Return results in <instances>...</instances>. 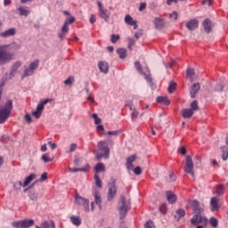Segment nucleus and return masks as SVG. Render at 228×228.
Segmentation results:
<instances>
[{"label": "nucleus", "mask_w": 228, "mask_h": 228, "mask_svg": "<svg viewBox=\"0 0 228 228\" xmlns=\"http://www.w3.org/2000/svg\"><path fill=\"white\" fill-rule=\"evenodd\" d=\"M211 26H212V22L210 21L209 19L204 20L203 28H204V30L206 31V33H211V31H212Z\"/></svg>", "instance_id": "nucleus-19"}, {"label": "nucleus", "mask_w": 228, "mask_h": 228, "mask_svg": "<svg viewBox=\"0 0 228 228\" xmlns=\"http://www.w3.org/2000/svg\"><path fill=\"white\" fill-rule=\"evenodd\" d=\"M75 202L77 206H83L85 211H90V200L81 197L79 194L75 195Z\"/></svg>", "instance_id": "nucleus-10"}, {"label": "nucleus", "mask_w": 228, "mask_h": 228, "mask_svg": "<svg viewBox=\"0 0 228 228\" xmlns=\"http://www.w3.org/2000/svg\"><path fill=\"white\" fill-rule=\"evenodd\" d=\"M133 172L135 175H142V167L139 166L134 167Z\"/></svg>", "instance_id": "nucleus-50"}, {"label": "nucleus", "mask_w": 228, "mask_h": 228, "mask_svg": "<svg viewBox=\"0 0 228 228\" xmlns=\"http://www.w3.org/2000/svg\"><path fill=\"white\" fill-rule=\"evenodd\" d=\"M74 22H76V18L70 17L66 19L64 24H74Z\"/></svg>", "instance_id": "nucleus-55"}, {"label": "nucleus", "mask_w": 228, "mask_h": 228, "mask_svg": "<svg viewBox=\"0 0 228 228\" xmlns=\"http://www.w3.org/2000/svg\"><path fill=\"white\" fill-rule=\"evenodd\" d=\"M94 200H95V204H97V206L101 208V204H102V200H101V195L99 194V192L94 193Z\"/></svg>", "instance_id": "nucleus-37"}, {"label": "nucleus", "mask_w": 228, "mask_h": 228, "mask_svg": "<svg viewBox=\"0 0 228 228\" xmlns=\"http://www.w3.org/2000/svg\"><path fill=\"white\" fill-rule=\"evenodd\" d=\"M28 197H29L30 200L37 202V200H38V192H37L35 191H30L28 192Z\"/></svg>", "instance_id": "nucleus-31"}, {"label": "nucleus", "mask_w": 228, "mask_h": 228, "mask_svg": "<svg viewBox=\"0 0 228 228\" xmlns=\"http://www.w3.org/2000/svg\"><path fill=\"white\" fill-rule=\"evenodd\" d=\"M131 209V198L121 195L118 202V211L119 213V219L124 220L126 215Z\"/></svg>", "instance_id": "nucleus-2"}, {"label": "nucleus", "mask_w": 228, "mask_h": 228, "mask_svg": "<svg viewBox=\"0 0 228 228\" xmlns=\"http://www.w3.org/2000/svg\"><path fill=\"white\" fill-rule=\"evenodd\" d=\"M20 65H22V63H21L20 61H17V62H15V63L12 66L11 69H12V70H14V71L17 72V70L19 69V67H20Z\"/></svg>", "instance_id": "nucleus-54"}, {"label": "nucleus", "mask_w": 228, "mask_h": 228, "mask_svg": "<svg viewBox=\"0 0 228 228\" xmlns=\"http://www.w3.org/2000/svg\"><path fill=\"white\" fill-rule=\"evenodd\" d=\"M70 222H71V224H73V225L79 227V225H81V217H79L77 216H71Z\"/></svg>", "instance_id": "nucleus-27"}, {"label": "nucleus", "mask_w": 228, "mask_h": 228, "mask_svg": "<svg viewBox=\"0 0 228 228\" xmlns=\"http://www.w3.org/2000/svg\"><path fill=\"white\" fill-rule=\"evenodd\" d=\"M216 92H224V83H219L215 88Z\"/></svg>", "instance_id": "nucleus-53"}, {"label": "nucleus", "mask_w": 228, "mask_h": 228, "mask_svg": "<svg viewBox=\"0 0 228 228\" xmlns=\"http://www.w3.org/2000/svg\"><path fill=\"white\" fill-rule=\"evenodd\" d=\"M225 144L227 146H222L221 147V151L223 152L222 154V159L224 161H227V159H228V134H226V138H225Z\"/></svg>", "instance_id": "nucleus-15"}, {"label": "nucleus", "mask_w": 228, "mask_h": 228, "mask_svg": "<svg viewBox=\"0 0 228 228\" xmlns=\"http://www.w3.org/2000/svg\"><path fill=\"white\" fill-rule=\"evenodd\" d=\"M77 149V143H71L70 148H69V152H74Z\"/></svg>", "instance_id": "nucleus-63"}, {"label": "nucleus", "mask_w": 228, "mask_h": 228, "mask_svg": "<svg viewBox=\"0 0 228 228\" xmlns=\"http://www.w3.org/2000/svg\"><path fill=\"white\" fill-rule=\"evenodd\" d=\"M187 29L189 31H195L199 28V20H191L185 24Z\"/></svg>", "instance_id": "nucleus-14"}, {"label": "nucleus", "mask_w": 228, "mask_h": 228, "mask_svg": "<svg viewBox=\"0 0 228 228\" xmlns=\"http://www.w3.org/2000/svg\"><path fill=\"white\" fill-rule=\"evenodd\" d=\"M200 90V83H194L190 89V96L191 99H195L197 97V94Z\"/></svg>", "instance_id": "nucleus-12"}, {"label": "nucleus", "mask_w": 228, "mask_h": 228, "mask_svg": "<svg viewBox=\"0 0 228 228\" xmlns=\"http://www.w3.org/2000/svg\"><path fill=\"white\" fill-rule=\"evenodd\" d=\"M73 83H74V77H69V78L64 81V85L68 86H72Z\"/></svg>", "instance_id": "nucleus-47"}, {"label": "nucleus", "mask_w": 228, "mask_h": 228, "mask_svg": "<svg viewBox=\"0 0 228 228\" xmlns=\"http://www.w3.org/2000/svg\"><path fill=\"white\" fill-rule=\"evenodd\" d=\"M44 181H47V173H43V174L41 175V177H40V179H39V182H40V183H44Z\"/></svg>", "instance_id": "nucleus-59"}, {"label": "nucleus", "mask_w": 228, "mask_h": 228, "mask_svg": "<svg viewBox=\"0 0 228 228\" xmlns=\"http://www.w3.org/2000/svg\"><path fill=\"white\" fill-rule=\"evenodd\" d=\"M104 134H109V136H118V134H122V129H118L116 131H109Z\"/></svg>", "instance_id": "nucleus-36"}, {"label": "nucleus", "mask_w": 228, "mask_h": 228, "mask_svg": "<svg viewBox=\"0 0 228 228\" xmlns=\"http://www.w3.org/2000/svg\"><path fill=\"white\" fill-rule=\"evenodd\" d=\"M134 67H135L136 70L140 72V74H142V72H143V69L142 68V64L140 63V61H135Z\"/></svg>", "instance_id": "nucleus-48"}, {"label": "nucleus", "mask_w": 228, "mask_h": 228, "mask_svg": "<svg viewBox=\"0 0 228 228\" xmlns=\"http://www.w3.org/2000/svg\"><path fill=\"white\" fill-rule=\"evenodd\" d=\"M157 102L159 104H165V106H168L170 104V100L167 96H159L157 97Z\"/></svg>", "instance_id": "nucleus-25"}, {"label": "nucleus", "mask_w": 228, "mask_h": 228, "mask_svg": "<svg viewBox=\"0 0 228 228\" xmlns=\"http://www.w3.org/2000/svg\"><path fill=\"white\" fill-rule=\"evenodd\" d=\"M12 109L13 102H12V100H8L4 106L0 109V124H4V122L8 120Z\"/></svg>", "instance_id": "nucleus-4"}, {"label": "nucleus", "mask_w": 228, "mask_h": 228, "mask_svg": "<svg viewBox=\"0 0 228 228\" xmlns=\"http://www.w3.org/2000/svg\"><path fill=\"white\" fill-rule=\"evenodd\" d=\"M186 74L188 77H191V79H193V77L195 76V70L191 68H188L186 70Z\"/></svg>", "instance_id": "nucleus-42"}, {"label": "nucleus", "mask_w": 228, "mask_h": 228, "mask_svg": "<svg viewBox=\"0 0 228 228\" xmlns=\"http://www.w3.org/2000/svg\"><path fill=\"white\" fill-rule=\"evenodd\" d=\"M210 206L212 208V211H216L220 209V206L218 205V198L213 197L210 200Z\"/></svg>", "instance_id": "nucleus-22"}, {"label": "nucleus", "mask_w": 228, "mask_h": 228, "mask_svg": "<svg viewBox=\"0 0 228 228\" xmlns=\"http://www.w3.org/2000/svg\"><path fill=\"white\" fill-rule=\"evenodd\" d=\"M137 158L138 157L136 155H132L126 159V167L127 170H134V165H133V163H134V161H136Z\"/></svg>", "instance_id": "nucleus-13"}, {"label": "nucleus", "mask_w": 228, "mask_h": 228, "mask_svg": "<svg viewBox=\"0 0 228 228\" xmlns=\"http://www.w3.org/2000/svg\"><path fill=\"white\" fill-rule=\"evenodd\" d=\"M142 36H143L142 30H139L138 32H135V34H134L136 40H138L140 38V37H142Z\"/></svg>", "instance_id": "nucleus-62"}, {"label": "nucleus", "mask_w": 228, "mask_h": 228, "mask_svg": "<svg viewBox=\"0 0 228 228\" xmlns=\"http://www.w3.org/2000/svg\"><path fill=\"white\" fill-rule=\"evenodd\" d=\"M98 67L103 74H108V72L110 71L108 62L106 61H100L98 63Z\"/></svg>", "instance_id": "nucleus-18"}, {"label": "nucleus", "mask_w": 228, "mask_h": 228, "mask_svg": "<svg viewBox=\"0 0 228 228\" xmlns=\"http://www.w3.org/2000/svg\"><path fill=\"white\" fill-rule=\"evenodd\" d=\"M94 181L98 188H102V181L101 180V177H99L98 174H94Z\"/></svg>", "instance_id": "nucleus-35"}, {"label": "nucleus", "mask_w": 228, "mask_h": 228, "mask_svg": "<svg viewBox=\"0 0 228 228\" xmlns=\"http://www.w3.org/2000/svg\"><path fill=\"white\" fill-rule=\"evenodd\" d=\"M154 24L156 29H163V28H165V20L161 18H155Z\"/></svg>", "instance_id": "nucleus-17"}, {"label": "nucleus", "mask_w": 228, "mask_h": 228, "mask_svg": "<svg viewBox=\"0 0 228 228\" xmlns=\"http://www.w3.org/2000/svg\"><path fill=\"white\" fill-rule=\"evenodd\" d=\"M41 159L44 163H51L53 161V159L49 158V153L42 155Z\"/></svg>", "instance_id": "nucleus-43"}, {"label": "nucleus", "mask_w": 228, "mask_h": 228, "mask_svg": "<svg viewBox=\"0 0 228 228\" xmlns=\"http://www.w3.org/2000/svg\"><path fill=\"white\" fill-rule=\"evenodd\" d=\"M92 118H94V124H96V126H99V124H101V122H102V119H101V118H99V116L97 115V113H93V114H92Z\"/></svg>", "instance_id": "nucleus-39"}, {"label": "nucleus", "mask_w": 228, "mask_h": 228, "mask_svg": "<svg viewBox=\"0 0 228 228\" xmlns=\"http://www.w3.org/2000/svg\"><path fill=\"white\" fill-rule=\"evenodd\" d=\"M47 102H51V99H46L40 103L37 104V110L32 112V117H35V118H40L42 117V112L44 111V108H45V104Z\"/></svg>", "instance_id": "nucleus-11"}, {"label": "nucleus", "mask_w": 228, "mask_h": 228, "mask_svg": "<svg viewBox=\"0 0 228 228\" xmlns=\"http://www.w3.org/2000/svg\"><path fill=\"white\" fill-rule=\"evenodd\" d=\"M41 227L42 228H56V224H54L53 221H50V224L49 222L45 221L42 223Z\"/></svg>", "instance_id": "nucleus-30"}, {"label": "nucleus", "mask_w": 228, "mask_h": 228, "mask_svg": "<svg viewBox=\"0 0 228 228\" xmlns=\"http://www.w3.org/2000/svg\"><path fill=\"white\" fill-rule=\"evenodd\" d=\"M189 206L192 209L193 217L191 219V224L192 225H199V224H203L204 226L208 225V218L203 216L204 215V207L197 200H189Z\"/></svg>", "instance_id": "nucleus-1"}, {"label": "nucleus", "mask_w": 228, "mask_h": 228, "mask_svg": "<svg viewBox=\"0 0 228 228\" xmlns=\"http://www.w3.org/2000/svg\"><path fill=\"white\" fill-rule=\"evenodd\" d=\"M190 110H192V112L193 111H199V103L197 102V101H193L191 103V109Z\"/></svg>", "instance_id": "nucleus-46"}, {"label": "nucleus", "mask_w": 228, "mask_h": 228, "mask_svg": "<svg viewBox=\"0 0 228 228\" xmlns=\"http://www.w3.org/2000/svg\"><path fill=\"white\" fill-rule=\"evenodd\" d=\"M138 115H140V112L136 110V109H134L131 116L132 122H136V118H138Z\"/></svg>", "instance_id": "nucleus-38"}, {"label": "nucleus", "mask_w": 228, "mask_h": 228, "mask_svg": "<svg viewBox=\"0 0 228 228\" xmlns=\"http://www.w3.org/2000/svg\"><path fill=\"white\" fill-rule=\"evenodd\" d=\"M178 152L182 154V156H186V148L184 146H182L181 148L178 149Z\"/></svg>", "instance_id": "nucleus-57"}, {"label": "nucleus", "mask_w": 228, "mask_h": 228, "mask_svg": "<svg viewBox=\"0 0 228 228\" xmlns=\"http://www.w3.org/2000/svg\"><path fill=\"white\" fill-rule=\"evenodd\" d=\"M98 134H104V126L103 125H98L96 127Z\"/></svg>", "instance_id": "nucleus-51"}, {"label": "nucleus", "mask_w": 228, "mask_h": 228, "mask_svg": "<svg viewBox=\"0 0 228 228\" xmlns=\"http://www.w3.org/2000/svg\"><path fill=\"white\" fill-rule=\"evenodd\" d=\"M117 53L118 54L120 60H126V57L127 56V50L125 48H118Z\"/></svg>", "instance_id": "nucleus-26"}, {"label": "nucleus", "mask_w": 228, "mask_h": 228, "mask_svg": "<svg viewBox=\"0 0 228 228\" xmlns=\"http://www.w3.org/2000/svg\"><path fill=\"white\" fill-rule=\"evenodd\" d=\"M144 228H156V226L154 225V222L152 220H149L145 224Z\"/></svg>", "instance_id": "nucleus-52"}, {"label": "nucleus", "mask_w": 228, "mask_h": 228, "mask_svg": "<svg viewBox=\"0 0 228 228\" xmlns=\"http://www.w3.org/2000/svg\"><path fill=\"white\" fill-rule=\"evenodd\" d=\"M109 191L107 196V200L110 201L112 199H115L117 195V180L115 178L111 179V183L108 184Z\"/></svg>", "instance_id": "nucleus-9"}, {"label": "nucleus", "mask_w": 228, "mask_h": 228, "mask_svg": "<svg viewBox=\"0 0 228 228\" xmlns=\"http://www.w3.org/2000/svg\"><path fill=\"white\" fill-rule=\"evenodd\" d=\"M194 164L193 159L191 156L187 155L185 159V166L183 167V170L185 174H190L191 177H195V173L193 172Z\"/></svg>", "instance_id": "nucleus-7"}, {"label": "nucleus", "mask_w": 228, "mask_h": 228, "mask_svg": "<svg viewBox=\"0 0 228 228\" xmlns=\"http://www.w3.org/2000/svg\"><path fill=\"white\" fill-rule=\"evenodd\" d=\"M147 8V4L146 3H142L139 6V12H143Z\"/></svg>", "instance_id": "nucleus-64"}, {"label": "nucleus", "mask_w": 228, "mask_h": 228, "mask_svg": "<svg viewBox=\"0 0 228 228\" xmlns=\"http://www.w3.org/2000/svg\"><path fill=\"white\" fill-rule=\"evenodd\" d=\"M61 31H62L63 33H69V25L66 24V23H64L63 26H62V28H61Z\"/></svg>", "instance_id": "nucleus-61"}, {"label": "nucleus", "mask_w": 228, "mask_h": 228, "mask_svg": "<svg viewBox=\"0 0 228 228\" xmlns=\"http://www.w3.org/2000/svg\"><path fill=\"white\" fill-rule=\"evenodd\" d=\"M176 84L175 82L172 81L167 88L168 94H174V91L175 90Z\"/></svg>", "instance_id": "nucleus-41"}, {"label": "nucleus", "mask_w": 228, "mask_h": 228, "mask_svg": "<svg viewBox=\"0 0 228 228\" xmlns=\"http://www.w3.org/2000/svg\"><path fill=\"white\" fill-rule=\"evenodd\" d=\"M40 61L35 60L32 61L28 68L25 69L22 77H28V76H33L35 74V70L38 69V65Z\"/></svg>", "instance_id": "nucleus-8"}, {"label": "nucleus", "mask_w": 228, "mask_h": 228, "mask_svg": "<svg viewBox=\"0 0 228 228\" xmlns=\"http://www.w3.org/2000/svg\"><path fill=\"white\" fill-rule=\"evenodd\" d=\"M94 171H95V174H99V172H105L106 167H104V164L102 163H98L94 167Z\"/></svg>", "instance_id": "nucleus-28"}, {"label": "nucleus", "mask_w": 228, "mask_h": 228, "mask_svg": "<svg viewBox=\"0 0 228 228\" xmlns=\"http://www.w3.org/2000/svg\"><path fill=\"white\" fill-rule=\"evenodd\" d=\"M23 183L21 181L20 182H16L13 183V190L16 193H19V191H20V188H22Z\"/></svg>", "instance_id": "nucleus-34"}, {"label": "nucleus", "mask_w": 228, "mask_h": 228, "mask_svg": "<svg viewBox=\"0 0 228 228\" xmlns=\"http://www.w3.org/2000/svg\"><path fill=\"white\" fill-rule=\"evenodd\" d=\"M18 12H20V15H23V17H28V15H29L28 7H19Z\"/></svg>", "instance_id": "nucleus-32"}, {"label": "nucleus", "mask_w": 228, "mask_h": 228, "mask_svg": "<svg viewBox=\"0 0 228 228\" xmlns=\"http://www.w3.org/2000/svg\"><path fill=\"white\" fill-rule=\"evenodd\" d=\"M125 22H126V24H128L129 26H131V24H133V22H134V20H133V17H131V15L126 14L125 16Z\"/></svg>", "instance_id": "nucleus-44"}, {"label": "nucleus", "mask_w": 228, "mask_h": 228, "mask_svg": "<svg viewBox=\"0 0 228 228\" xmlns=\"http://www.w3.org/2000/svg\"><path fill=\"white\" fill-rule=\"evenodd\" d=\"M118 40H120V35L112 34L110 36V41L112 44H117V42H118Z\"/></svg>", "instance_id": "nucleus-40"}, {"label": "nucleus", "mask_w": 228, "mask_h": 228, "mask_svg": "<svg viewBox=\"0 0 228 228\" xmlns=\"http://www.w3.org/2000/svg\"><path fill=\"white\" fill-rule=\"evenodd\" d=\"M209 224L210 225H212V227H218V219H216V217H211L209 220Z\"/></svg>", "instance_id": "nucleus-45"}, {"label": "nucleus", "mask_w": 228, "mask_h": 228, "mask_svg": "<svg viewBox=\"0 0 228 228\" xmlns=\"http://www.w3.org/2000/svg\"><path fill=\"white\" fill-rule=\"evenodd\" d=\"M184 215H186V211H184L183 208H179L176 210V216H175V218H176L177 222H179V220H181Z\"/></svg>", "instance_id": "nucleus-29"}, {"label": "nucleus", "mask_w": 228, "mask_h": 228, "mask_svg": "<svg viewBox=\"0 0 228 228\" xmlns=\"http://www.w3.org/2000/svg\"><path fill=\"white\" fill-rule=\"evenodd\" d=\"M88 168H90V165L87 164L86 167L69 168V171L72 172L73 174H76V172H88Z\"/></svg>", "instance_id": "nucleus-33"}, {"label": "nucleus", "mask_w": 228, "mask_h": 228, "mask_svg": "<svg viewBox=\"0 0 228 228\" xmlns=\"http://www.w3.org/2000/svg\"><path fill=\"white\" fill-rule=\"evenodd\" d=\"M12 58H13V55L6 51V49L3 48V46H0V65H6V63H10L12 61Z\"/></svg>", "instance_id": "nucleus-5"}, {"label": "nucleus", "mask_w": 228, "mask_h": 228, "mask_svg": "<svg viewBox=\"0 0 228 228\" xmlns=\"http://www.w3.org/2000/svg\"><path fill=\"white\" fill-rule=\"evenodd\" d=\"M25 120H26L27 124H31L33 122V120L31 119V115H29L28 113L25 115Z\"/></svg>", "instance_id": "nucleus-60"}, {"label": "nucleus", "mask_w": 228, "mask_h": 228, "mask_svg": "<svg viewBox=\"0 0 228 228\" xmlns=\"http://www.w3.org/2000/svg\"><path fill=\"white\" fill-rule=\"evenodd\" d=\"M182 117L183 118H191L193 117V110L191 109L182 110Z\"/></svg>", "instance_id": "nucleus-21"}, {"label": "nucleus", "mask_w": 228, "mask_h": 228, "mask_svg": "<svg viewBox=\"0 0 228 228\" xmlns=\"http://www.w3.org/2000/svg\"><path fill=\"white\" fill-rule=\"evenodd\" d=\"M170 19H174V20H177L179 18V14H177V12L174 11L172 13L169 14Z\"/></svg>", "instance_id": "nucleus-56"}, {"label": "nucleus", "mask_w": 228, "mask_h": 228, "mask_svg": "<svg viewBox=\"0 0 228 228\" xmlns=\"http://www.w3.org/2000/svg\"><path fill=\"white\" fill-rule=\"evenodd\" d=\"M100 17L104 19L105 22H110V11L108 9L100 11Z\"/></svg>", "instance_id": "nucleus-23"}, {"label": "nucleus", "mask_w": 228, "mask_h": 228, "mask_svg": "<svg viewBox=\"0 0 228 228\" xmlns=\"http://www.w3.org/2000/svg\"><path fill=\"white\" fill-rule=\"evenodd\" d=\"M34 179H37V175L30 174L24 181L23 183V188H26V186H28Z\"/></svg>", "instance_id": "nucleus-24"}, {"label": "nucleus", "mask_w": 228, "mask_h": 228, "mask_svg": "<svg viewBox=\"0 0 228 228\" xmlns=\"http://www.w3.org/2000/svg\"><path fill=\"white\" fill-rule=\"evenodd\" d=\"M15 33H16L15 28H9L4 32H2L0 34V37H3V38H8V37H13Z\"/></svg>", "instance_id": "nucleus-20"}, {"label": "nucleus", "mask_w": 228, "mask_h": 228, "mask_svg": "<svg viewBox=\"0 0 228 228\" xmlns=\"http://www.w3.org/2000/svg\"><path fill=\"white\" fill-rule=\"evenodd\" d=\"M222 190H224V185L219 184V185L216 186V191L218 197L222 196V194H223Z\"/></svg>", "instance_id": "nucleus-49"}, {"label": "nucleus", "mask_w": 228, "mask_h": 228, "mask_svg": "<svg viewBox=\"0 0 228 228\" xmlns=\"http://www.w3.org/2000/svg\"><path fill=\"white\" fill-rule=\"evenodd\" d=\"M159 211H160V213H162V215H165V213H167V205L162 204V205L159 207Z\"/></svg>", "instance_id": "nucleus-58"}, {"label": "nucleus", "mask_w": 228, "mask_h": 228, "mask_svg": "<svg viewBox=\"0 0 228 228\" xmlns=\"http://www.w3.org/2000/svg\"><path fill=\"white\" fill-rule=\"evenodd\" d=\"M97 147L96 159L98 161H101L102 158L108 159L110 158V147H108V142H106V141H100Z\"/></svg>", "instance_id": "nucleus-3"}, {"label": "nucleus", "mask_w": 228, "mask_h": 228, "mask_svg": "<svg viewBox=\"0 0 228 228\" xmlns=\"http://www.w3.org/2000/svg\"><path fill=\"white\" fill-rule=\"evenodd\" d=\"M166 195H167V201L169 202V204H175V202L177 200V196L174 192L167 191L166 192Z\"/></svg>", "instance_id": "nucleus-16"}, {"label": "nucleus", "mask_w": 228, "mask_h": 228, "mask_svg": "<svg viewBox=\"0 0 228 228\" xmlns=\"http://www.w3.org/2000/svg\"><path fill=\"white\" fill-rule=\"evenodd\" d=\"M12 227L15 228H29L35 225V220L33 219H24L20 221H14L12 223Z\"/></svg>", "instance_id": "nucleus-6"}]
</instances>
